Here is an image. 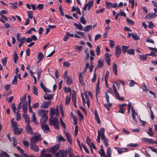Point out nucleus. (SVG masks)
Segmentation results:
<instances>
[{"label": "nucleus", "instance_id": "c03bdc74", "mask_svg": "<svg viewBox=\"0 0 157 157\" xmlns=\"http://www.w3.org/2000/svg\"><path fill=\"white\" fill-rule=\"evenodd\" d=\"M129 55H133L135 54L134 50L133 49H130L127 51Z\"/></svg>", "mask_w": 157, "mask_h": 157}, {"label": "nucleus", "instance_id": "4be33fe9", "mask_svg": "<svg viewBox=\"0 0 157 157\" xmlns=\"http://www.w3.org/2000/svg\"><path fill=\"white\" fill-rule=\"evenodd\" d=\"M13 58L14 59V62L15 63H17V61L18 59V56L16 52H14L13 53Z\"/></svg>", "mask_w": 157, "mask_h": 157}, {"label": "nucleus", "instance_id": "603ef678", "mask_svg": "<svg viewBox=\"0 0 157 157\" xmlns=\"http://www.w3.org/2000/svg\"><path fill=\"white\" fill-rule=\"evenodd\" d=\"M149 132H147V133L150 136H153V132L152 131V128L151 127H149L148 129Z\"/></svg>", "mask_w": 157, "mask_h": 157}, {"label": "nucleus", "instance_id": "c756f323", "mask_svg": "<svg viewBox=\"0 0 157 157\" xmlns=\"http://www.w3.org/2000/svg\"><path fill=\"white\" fill-rule=\"evenodd\" d=\"M79 80L80 83L82 85H85V83L83 81L82 76L81 73L79 75Z\"/></svg>", "mask_w": 157, "mask_h": 157}, {"label": "nucleus", "instance_id": "473e14b6", "mask_svg": "<svg viewBox=\"0 0 157 157\" xmlns=\"http://www.w3.org/2000/svg\"><path fill=\"white\" fill-rule=\"evenodd\" d=\"M101 148L100 149V150L98 152L99 154L101 155V156H104L105 155V151L103 149L102 146H101Z\"/></svg>", "mask_w": 157, "mask_h": 157}, {"label": "nucleus", "instance_id": "9b49d317", "mask_svg": "<svg viewBox=\"0 0 157 157\" xmlns=\"http://www.w3.org/2000/svg\"><path fill=\"white\" fill-rule=\"evenodd\" d=\"M22 109L25 114L27 112L28 110V103L27 101L25 102L23 104Z\"/></svg>", "mask_w": 157, "mask_h": 157}, {"label": "nucleus", "instance_id": "3c124183", "mask_svg": "<svg viewBox=\"0 0 157 157\" xmlns=\"http://www.w3.org/2000/svg\"><path fill=\"white\" fill-rule=\"evenodd\" d=\"M17 75H15L14 76V78L12 82V84L17 85Z\"/></svg>", "mask_w": 157, "mask_h": 157}, {"label": "nucleus", "instance_id": "09e8293b", "mask_svg": "<svg viewBox=\"0 0 157 157\" xmlns=\"http://www.w3.org/2000/svg\"><path fill=\"white\" fill-rule=\"evenodd\" d=\"M10 4L12 5V6H11V7L13 9H15L17 7V2H16L13 3H10Z\"/></svg>", "mask_w": 157, "mask_h": 157}, {"label": "nucleus", "instance_id": "5701e85b", "mask_svg": "<svg viewBox=\"0 0 157 157\" xmlns=\"http://www.w3.org/2000/svg\"><path fill=\"white\" fill-rule=\"evenodd\" d=\"M146 54L140 55L139 56V59L143 61H145L147 60V57H146Z\"/></svg>", "mask_w": 157, "mask_h": 157}, {"label": "nucleus", "instance_id": "864d4df0", "mask_svg": "<svg viewBox=\"0 0 157 157\" xmlns=\"http://www.w3.org/2000/svg\"><path fill=\"white\" fill-rule=\"evenodd\" d=\"M12 138L13 141V147H15L17 144V140L15 137H13Z\"/></svg>", "mask_w": 157, "mask_h": 157}, {"label": "nucleus", "instance_id": "6e6d98bb", "mask_svg": "<svg viewBox=\"0 0 157 157\" xmlns=\"http://www.w3.org/2000/svg\"><path fill=\"white\" fill-rule=\"evenodd\" d=\"M16 120L17 121H19L21 120V117L20 115V114L19 113V112H17L16 113Z\"/></svg>", "mask_w": 157, "mask_h": 157}, {"label": "nucleus", "instance_id": "4c0bfd02", "mask_svg": "<svg viewBox=\"0 0 157 157\" xmlns=\"http://www.w3.org/2000/svg\"><path fill=\"white\" fill-rule=\"evenodd\" d=\"M92 29L91 25H89L85 27L83 29L86 32H87Z\"/></svg>", "mask_w": 157, "mask_h": 157}, {"label": "nucleus", "instance_id": "f257e3e1", "mask_svg": "<svg viewBox=\"0 0 157 157\" xmlns=\"http://www.w3.org/2000/svg\"><path fill=\"white\" fill-rule=\"evenodd\" d=\"M49 125H53L55 128L59 129L58 120L56 117H51L49 120Z\"/></svg>", "mask_w": 157, "mask_h": 157}, {"label": "nucleus", "instance_id": "6e6552de", "mask_svg": "<svg viewBox=\"0 0 157 157\" xmlns=\"http://www.w3.org/2000/svg\"><path fill=\"white\" fill-rule=\"evenodd\" d=\"M41 127L43 130L47 133L50 131V128L47 124H45L42 125Z\"/></svg>", "mask_w": 157, "mask_h": 157}, {"label": "nucleus", "instance_id": "1a4fd4ad", "mask_svg": "<svg viewBox=\"0 0 157 157\" xmlns=\"http://www.w3.org/2000/svg\"><path fill=\"white\" fill-rule=\"evenodd\" d=\"M157 16V15L155 13H151L147 14L145 16V17L148 19H151L152 18H154Z\"/></svg>", "mask_w": 157, "mask_h": 157}, {"label": "nucleus", "instance_id": "f704fd0d", "mask_svg": "<svg viewBox=\"0 0 157 157\" xmlns=\"http://www.w3.org/2000/svg\"><path fill=\"white\" fill-rule=\"evenodd\" d=\"M88 2V3H87L88 6V10H89L91 7L93 6L94 1L93 0H92L89 2Z\"/></svg>", "mask_w": 157, "mask_h": 157}, {"label": "nucleus", "instance_id": "39448f33", "mask_svg": "<svg viewBox=\"0 0 157 157\" xmlns=\"http://www.w3.org/2000/svg\"><path fill=\"white\" fill-rule=\"evenodd\" d=\"M51 103V101H44L40 105V108L43 109H47L50 105Z\"/></svg>", "mask_w": 157, "mask_h": 157}, {"label": "nucleus", "instance_id": "423d86ee", "mask_svg": "<svg viewBox=\"0 0 157 157\" xmlns=\"http://www.w3.org/2000/svg\"><path fill=\"white\" fill-rule=\"evenodd\" d=\"M121 53V50L120 46L119 45L115 47V54L117 57H119Z\"/></svg>", "mask_w": 157, "mask_h": 157}, {"label": "nucleus", "instance_id": "0e129e2a", "mask_svg": "<svg viewBox=\"0 0 157 157\" xmlns=\"http://www.w3.org/2000/svg\"><path fill=\"white\" fill-rule=\"evenodd\" d=\"M109 45L111 48H113L114 46V42L111 40H109Z\"/></svg>", "mask_w": 157, "mask_h": 157}, {"label": "nucleus", "instance_id": "49530a36", "mask_svg": "<svg viewBox=\"0 0 157 157\" xmlns=\"http://www.w3.org/2000/svg\"><path fill=\"white\" fill-rule=\"evenodd\" d=\"M33 119L31 120V121L34 122L36 124H37V122L36 121V117L35 114V113L33 112L32 115Z\"/></svg>", "mask_w": 157, "mask_h": 157}, {"label": "nucleus", "instance_id": "a211bd4d", "mask_svg": "<svg viewBox=\"0 0 157 157\" xmlns=\"http://www.w3.org/2000/svg\"><path fill=\"white\" fill-rule=\"evenodd\" d=\"M59 148V145L58 144H56L51 148V151L53 153H55L57 151Z\"/></svg>", "mask_w": 157, "mask_h": 157}, {"label": "nucleus", "instance_id": "72a5a7b5", "mask_svg": "<svg viewBox=\"0 0 157 157\" xmlns=\"http://www.w3.org/2000/svg\"><path fill=\"white\" fill-rule=\"evenodd\" d=\"M72 101L76 102V95L75 91L73 90V94L72 95Z\"/></svg>", "mask_w": 157, "mask_h": 157}, {"label": "nucleus", "instance_id": "4d7b16f0", "mask_svg": "<svg viewBox=\"0 0 157 157\" xmlns=\"http://www.w3.org/2000/svg\"><path fill=\"white\" fill-rule=\"evenodd\" d=\"M144 140L146 142H147L150 143H154V140L151 139L144 138Z\"/></svg>", "mask_w": 157, "mask_h": 157}, {"label": "nucleus", "instance_id": "e433bc0d", "mask_svg": "<svg viewBox=\"0 0 157 157\" xmlns=\"http://www.w3.org/2000/svg\"><path fill=\"white\" fill-rule=\"evenodd\" d=\"M44 57V55L40 52L38 55L37 58L39 59V61H40L43 59Z\"/></svg>", "mask_w": 157, "mask_h": 157}, {"label": "nucleus", "instance_id": "79ce46f5", "mask_svg": "<svg viewBox=\"0 0 157 157\" xmlns=\"http://www.w3.org/2000/svg\"><path fill=\"white\" fill-rule=\"evenodd\" d=\"M106 7L107 9H109L111 7H112V3L105 1Z\"/></svg>", "mask_w": 157, "mask_h": 157}, {"label": "nucleus", "instance_id": "393cba45", "mask_svg": "<svg viewBox=\"0 0 157 157\" xmlns=\"http://www.w3.org/2000/svg\"><path fill=\"white\" fill-rule=\"evenodd\" d=\"M111 149L110 147H109L108 148L107 150V155L106 156L105 155L104 156H103V157H111Z\"/></svg>", "mask_w": 157, "mask_h": 157}, {"label": "nucleus", "instance_id": "f03ea898", "mask_svg": "<svg viewBox=\"0 0 157 157\" xmlns=\"http://www.w3.org/2000/svg\"><path fill=\"white\" fill-rule=\"evenodd\" d=\"M40 135L38 136H35L34 137H32L30 139V145H34L37 143V142L41 140V139L40 138Z\"/></svg>", "mask_w": 157, "mask_h": 157}, {"label": "nucleus", "instance_id": "37998d69", "mask_svg": "<svg viewBox=\"0 0 157 157\" xmlns=\"http://www.w3.org/2000/svg\"><path fill=\"white\" fill-rule=\"evenodd\" d=\"M26 98V94L24 95L23 97H22L20 99V103L22 104L25 101Z\"/></svg>", "mask_w": 157, "mask_h": 157}, {"label": "nucleus", "instance_id": "6ab92c4d", "mask_svg": "<svg viewBox=\"0 0 157 157\" xmlns=\"http://www.w3.org/2000/svg\"><path fill=\"white\" fill-rule=\"evenodd\" d=\"M104 61L103 59L98 61V66H97V68L102 67L104 65Z\"/></svg>", "mask_w": 157, "mask_h": 157}, {"label": "nucleus", "instance_id": "7ed1b4c3", "mask_svg": "<svg viewBox=\"0 0 157 157\" xmlns=\"http://www.w3.org/2000/svg\"><path fill=\"white\" fill-rule=\"evenodd\" d=\"M48 110L43 109H40L38 111V115L41 117L47 116V114L48 113Z\"/></svg>", "mask_w": 157, "mask_h": 157}, {"label": "nucleus", "instance_id": "ddd939ff", "mask_svg": "<svg viewBox=\"0 0 157 157\" xmlns=\"http://www.w3.org/2000/svg\"><path fill=\"white\" fill-rule=\"evenodd\" d=\"M105 60L109 66L110 65V57L108 53H106L105 54Z\"/></svg>", "mask_w": 157, "mask_h": 157}, {"label": "nucleus", "instance_id": "cd10ccee", "mask_svg": "<svg viewBox=\"0 0 157 157\" xmlns=\"http://www.w3.org/2000/svg\"><path fill=\"white\" fill-rule=\"evenodd\" d=\"M7 58L6 57H5L1 60V63L3 66H6V63L7 62Z\"/></svg>", "mask_w": 157, "mask_h": 157}, {"label": "nucleus", "instance_id": "a19ab883", "mask_svg": "<svg viewBox=\"0 0 157 157\" xmlns=\"http://www.w3.org/2000/svg\"><path fill=\"white\" fill-rule=\"evenodd\" d=\"M66 83L68 85H71L72 83V80L70 78L67 77V78Z\"/></svg>", "mask_w": 157, "mask_h": 157}, {"label": "nucleus", "instance_id": "774afa93", "mask_svg": "<svg viewBox=\"0 0 157 157\" xmlns=\"http://www.w3.org/2000/svg\"><path fill=\"white\" fill-rule=\"evenodd\" d=\"M77 113L78 115L79 116V119L80 120H82L83 119V117L81 113L80 112L79 110H78L77 111Z\"/></svg>", "mask_w": 157, "mask_h": 157}, {"label": "nucleus", "instance_id": "2f4dec72", "mask_svg": "<svg viewBox=\"0 0 157 157\" xmlns=\"http://www.w3.org/2000/svg\"><path fill=\"white\" fill-rule=\"evenodd\" d=\"M27 13H28V16L29 19L30 18L31 19L33 17V12L32 11H27Z\"/></svg>", "mask_w": 157, "mask_h": 157}, {"label": "nucleus", "instance_id": "de8ad7c7", "mask_svg": "<svg viewBox=\"0 0 157 157\" xmlns=\"http://www.w3.org/2000/svg\"><path fill=\"white\" fill-rule=\"evenodd\" d=\"M11 105V107L14 113L15 114L17 108L15 105V104L14 103H12Z\"/></svg>", "mask_w": 157, "mask_h": 157}, {"label": "nucleus", "instance_id": "f8f14e48", "mask_svg": "<svg viewBox=\"0 0 157 157\" xmlns=\"http://www.w3.org/2000/svg\"><path fill=\"white\" fill-rule=\"evenodd\" d=\"M11 124L13 130H16L17 129V124L16 121H13V119L11 120Z\"/></svg>", "mask_w": 157, "mask_h": 157}, {"label": "nucleus", "instance_id": "8fccbe9b", "mask_svg": "<svg viewBox=\"0 0 157 157\" xmlns=\"http://www.w3.org/2000/svg\"><path fill=\"white\" fill-rule=\"evenodd\" d=\"M126 21L128 24L131 25H133L135 24V23L133 21L128 18H126Z\"/></svg>", "mask_w": 157, "mask_h": 157}, {"label": "nucleus", "instance_id": "bf43d9fd", "mask_svg": "<svg viewBox=\"0 0 157 157\" xmlns=\"http://www.w3.org/2000/svg\"><path fill=\"white\" fill-rule=\"evenodd\" d=\"M64 90L65 91V92L68 93L69 92H70V95H71V89L70 87H68L67 88V87H64Z\"/></svg>", "mask_w": 157, "mask_h": 157}, {"label": "nucleus", "instance_id": "58836bf2", "mask_svg": "<svg viewBox=\"0 0 157 157\" xmlns=\"http://www.w3.org/2000/svg\"><path fill=\"white\" fill-rule=\"evenodd\" d=\"M132 37L133 39L135 40H139L140 39V38L139 36L137 35L136 33H134L133 35H132Z\"/></svg>", "mask_w": 157, "mask_h": 157}, {"label": "nucleus", "instance_id": "4468645a", "mask_svg": "<svg viewBox=\"0 0 157 157\" xmlns=\"http://www.w3.org/2000/svg\"><path fill=\"white\" fill-rule=\"evenodd\" d=\"M100 90L99 88V80H98L97 81L96 86V96L97 97V95L100 94Z\"/></svg>", "mask_w": 157, "mask_h": 157}, {"label": "nucleus", "instance_id": "a18cd8bd", "mask_svg": "<svg viewBox=\"0 0 157 157\" xmlns=\"http://www.w3.org/2000/svg\"><path fill=\"white\" fill-rule=\"evenodd\" d=\"M71 95L70 96H66L65 99V104L68 105L70 101Z\"/></svg>", "mask_w": 157, "mask_h": 157}, {"label": "nucleus", "instance_id": "0eeeda50", "mask_svg": "<svg viewBox=\"0 0 157 157\" xmlns=\"http://www.w3.org/2000/svg\"><path fill=\"white\" fill-rule=\"evenodd\" d=\"M26 131L27 133L32 134L33 133V131L32 128L29 125H27L25 127Z\"/></svg>", "mask_w": 157, "mask_h": 157}, {"label": "nucleus", "instance_id": "c9c22d12", "mask_svg": "<svg viewBox=\"0 0 157 157\" xmlns=\"http://www.w3.org/2000/svg\"><path fill=\"white\" fill-rule=\"evenodd\" d=\"M112 105V103H109L108 104H105L104 105V106L108 110H110V108H111Z\"/></svg>", "mask_w": 157, "mask_h": 157}, {"label": "nucleus", "instance_id": "338daca9", "mask_svg": "<svg viewBox=\"0 0 157 157\" xmlns=\"http://www.w3.org/2000/svg\"><path fill=\"white\" fill-rule=\"evenodd\" d=\"M23 143L25 147H28L29 145V142L26 140H24L23 141Z\"/></svg>", "mask_w": 157, "mask_h": 157}, {"label": "nucleus", "instance_id": "bb28decb", "mask_svg": "<svg viewBox=\"0 0 157 157\" xmlns=\"http://www.w3.org/2000/svg\"><path fill=\"white\" fill-rule=\"evenodd\" d=\"M74 24L76 27L77 28L81 30H83V29H82V26L80 23H79V24H78L76 23H74Z\"/></svg>", "mask_w": 157, "mask_h": 157}, {"label": "nucleus", "instance_id": "a878e982", "mask_svg": "<svg viewBox=\"0 0 157 157\" xmlns=\"http://www.w3.org/2000/svg\"><path fill=\"white\" fill-rule=\"evenodd\" d=\"M66 136L67 138L68 141L71 144L72 143V139L71 138V136L67 132L65 133Z\"/></svg>", "mask_w": 157, "mask_h": 157}, {"label": "nucleus", "instance_id": "2eb2a0df", "mask_svg": "<svg viewBox=\"0 0 157 157\" xmlns=\"http://www.w3.org/2000/svg\"><path fill=\"white\" fill-rule=\"evenodd\" d=\"M28 98V104L29 106V112L30 113H33L32 110V107L30 105V104L31 102V98L30 95H28L27 96Z\"/></svg>", "mask_w": 157, "mask_h": 157}, {"label": "nucleus", "instance_id": "052dcab7", "mask_svg": "<svg viewBox=\"0 0 157 157\" xmlns=\"http://www.w3.org/2000/svg\"><path fill=\"white\" fill-rule=\"evenodd\" d=\"M100 137H101V134L100 133V131L99 130L98 131V136H97V142L98 143H99L100 142Z\"/></svg>", "mask_w": 157, "mask_h": 157}, {"label": "nucleus", "instance_id": "f3484780", "mask_svg": "<svg viewBox=\"0 0 157 157\" xmlns=\"http://www.w3.org/2000/svg\"><path fill=\"white\" fill-rule=\"evenodd\" d=\"M48 119V117L47 116L42 117L40 119V122L41 124H44L46 122Z\"/></svg>", "mask_w": 157, "mask_h": 157}, {"label": "nucleus", "instance_id": "412c9836", "mask_svg": "<svg viewBox=\"0 0 157 157\" xmlns=\"http://www.w3.org/2000/svg\"><path fill=\"white\" fill-rule=\"evenodd\" d=\"M53 95L52 94H49L47 93L44 95V98L45 100H50L52 98Z\"/></svg>", "mask_w": 157, "mask_h": 157}, {"label": "nucleus", "instance_id": "b1692460", "mask_svg": "<svg viewBox=\"0 0 157 157\" xmlns=\"http://www.w3.org/2000/svg\"><path fill=\"white\" fill-rule=\"evenodd\" d=\"M23 131V129L20 128L17 129L16 130H14V133L15 135H19Z\"/></svg>", "mask_w": 157, "mask_h": 157}, {"label": "nucleus", "instance_id": "680f3d73", "mask_svg": "<svg viewBox=\"0 0 157 157\" xmlns=\"http://www.w3.org/2000/svg\"><path fill=\"white\" fill-rule=\"evenodd\" d=\"M44 5L43 4H38L37 6V8L39 10H42L43 8Z\"/></svg>", "mask_w": 157, "mask_h": 157}, {"label": "nucleus", "instance_id": "13d9d810", "mask_svg": "<svg viewBox=\"0 0 157 157\" xmlns=\"http://www.w3.org/2000/svg\"><path fill=\"white\" fill-rule=\"evenodd\" d=\"M105 98L106 100L107 103H109V96L108 95L107 93V92H105Z\"/></svg>", "mask_w": 157, "mask_h": 157}, {"label": "nucleus", "instance_id": "9d476101", "mask_svg": "<svg viewBox=\"0 0 157 157\" xmlns=\"http://www.w3.org/2000/svg\"><path fill=\"white\" fill-rule=\"evenodd\" d=\"M26 40V38L25 37H22L21 39H17V41L20 42V44L18 45L19 48H20L22 44L25 43Z\"/></svg>", "mask_w": 157, "mask_h": 157}, {"label": "nucleus", "instance_id": "20e7f679", "mask_svg": "<svg viewBox=\"0 0 157 157\" xmlns=\"http://www.w3.org/2000/svg\"><path fill=\"white\" fill-rule=\"evenodd\" d=\"M67 153L65 152L64 150H60L59 152L56 153V157H66Z\"/></svg>", "mask_w": 157, "mask_h": 157}, {"label": "nucleus", "instance_id": "ea45409f", "mask_svg": "<svg viewBox=\"0 0 157 157\" xmlns=\"http://www.w3.org/2000/svg\"><path fill=\"white\" fill-rule=\"evenodd\" d=\"M55 114V111L54 108H51L50 109V115L51 117H53V116Z\"/></svg>", "mask_w": 157, "mask_h": 157}, {"label": "nucleus", "instance_id": "aec40b11", "mask_svg": "<svg viewBox=\"0 0 157 157\" xmlns=\"http://www.w3.org/2000/svg\"><path fill=\"white\" fill-rule=\"evenodd\" d=\"M117 66L116 63H114L113 65V71L115 74L116 75H117L118 71L117 69Z\"/></svg>", "mask_w": 157, "mask_h": 157}, {"label": "nucleus", "instance_id": "e2e57ef3", "mask_svg": "<svg viewBox=\"0 0 157 157\" xmlns=\"http://www.w3.org/2000/svg\"><path fill=\"white\" fill-rule=\"evenodd\" d=\"M40 86L44 92H46L45 90L47 89L46 87L44 86L43 82H41L40 84Z\"/></svg>", "mask_w": 157, "mask_h": 157}, {"label": "nucleus", "instance_id": "c85d7f7f", "mask_svg": "<svg viewBox=\"0 0 157 157\" xmlns=\"http://www.w3.org/2000/svg\"><path fill=\"white\" fill-rule=\"evenodd\" d=\"M129 47L128 46L124 45H123L122 46V52L123 53H124L127 52V50Z\"/></svg>", "mask_w": 157, "mask_h": 157}, {"label": "nucleus", "instance_id": "69168bd1", "mask_svg": "<svg viewBox=\"0 0 157 157\" xmlns=\"http://www.w3.org/2000/svg\"><path fill=\"white\" fill-rule=\"evenodd\" d=\"M60 122L61 126L64 128H66V124L61 118H60Z\"/></svg>", "mask_w": 157, "mask_h": 157}, {"label": "nucleus", "instance_id": "dca6fc26", "mask_svg": "<svg viewBox=\"0 0 157 157\" xmlns=\"http://www.w3.org/2000/svg\"><path fill=\"white\" fill-rule=\"evenodd\" d=\"M30 147L31 149L34 151L37 152L39 151L38 147L36 145H30Z\"/></svg>", "mask_w": 157, "mask_h": 157}, {"label": "nucleus", "instance_id": "5fc2aeb1", "mask_svg": "<svg viewBox=\"0 0 157 157\" xmlns=\"http://www.w3.org/2000/svg\"><path fill=\"white\" fill-rule=\"evenodd\" d=\"M80 21L81 23L83 24H86V21L83 17H81L80 19Z\"/></svg>", "mask_w": 157, "mask_h": 157}, {"label": "nucleus", "instance_id": "7c9ffc66", "mask_svg": "<svg viewBox=\"0 0 157 157\" xmlns=\"http://www.w3.org/2000/svg\"><path fill=\"white\" fill-rule=\"evenodd\" d=\"M68 152L69 153L70 157H74V154L72 150L70 147H69Z\"/></svg>", "mask_w": 157, "mask_h": 157}]
</instances>
